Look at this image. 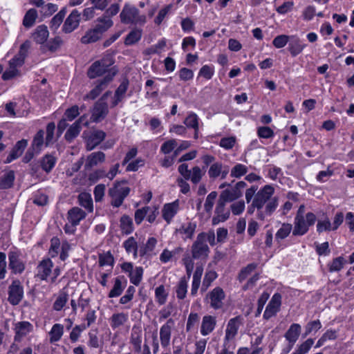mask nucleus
<instances>
[{"instance_id":"c03bdc74","label":"nucleus","mask_w":354,"mask_h":354,"mask_svg":"<svg viewBox=\"0 0 354 354\" xmlns=\"http://www.w3.org/2000/svg\"><path fill=\"white\" fill-rule=\"evenodd\" d=\"M123 247L125 249V251L128 254H133V258L136 259L138 257V243L136 239L131 236L128 238L123 243Z\"/></svg>"},{"instance_id":"aec40b11","label":"nucleus","mask_w":354,"mask_h":354,"mask_svg":"<svg viewBox=\"0 0 354 354\" xmlns=\"http://www.w3.org/2000/svg\"><path fill=\"white\" fill-rule=\"evenodd\" d=\"M242 322V317L236 316L230 319L225 329V339L230 341L233 339L238 333V330Z\"/></svg>"},{"instance_id":"72a5a7b5","label":"nucleus","mask_w":354,"mask_h":354,"mask_svg":"<svg viewBox=\"0 0 354 354\" xmlns=\"http://www.w3.org/2000/svg\"><path fill=\"white\" fill-rule=\"evenodd\" d=\"M129 87V81L125 79L120 84L116 89L114 97L113 98L111 106L113 107L117 106L124 97L125 93Z\"/></svg>"},{"instance_id":"c9c22d12","label":"nucleus","mask_w":354,"mask_h":354,"mask_svg":"<svg viewBox=\"0 0 354 354\" xmlns=\"http://www.w3.org/2000/svg\"><path fill=\"white\" fill-rule=\"evenodd\" d=\"M129 319V315L124 313H113L109 319L111 327L114 330L123 326Z\"/></svg>"},{"instance_id":"412c9836","label":"nucleus","mask_w":354,"mask_h":354,"mask_svg":"<svg viewBox=\"0 0 354 354\" xmlns=\"http://www.w3.org/2000/svg\"><path fill=\"white\" fill-rule=\"evenodd\" d=\"M80 21V13L77 10H73L66 18L62 30L66 33H70L76 29Z\"/></svg>"},{"instance_id":"0e129e2a","label":"nucleus","mask_w":354,"mask_h":354,"mask_svg":"<svg viewBox=\"0 0 354 354\" xmlns=\"http://www.w3.org/2000/svg\"><path fill=\"white\" fill-rule=\"evenodd\" d=\"M167 45V40L163 38L160 39L156 44L149 48L147 51L148 54H160Z\"/></svg>"},{"instance_id":"3c124183","label":"nucleus","mask_w":354,"mask_h":354,"mask_svg":"<svg viewBox=\"0 0 354 354\" xmlns=\"http://www.w3.org/2000/svg\"><path fill=\"white\" fill-rule=\"evenodd\" d=\"M346 263V259L342 257H338L333 259V261L328 264V270L330 272H335L340 271Z\"/></svg>"},{"instance_id":"dca6fc26","label":"nucleus","mask_w":354,"mask_h":354,"mask_svg":"<svg viewBox=\"0 0 354 354\" xmlns=\"http://www.w3.org/2000/svg\"><path fill=\"white\" fill-rule=\"evenodd\" d=\"M230 214V209L226 207V202L219 198L215 209V215L212 220V225H216L225 221L229 218Z\"/></svg>"},{"instance_id":"ddd939ff","label":"nucleus","mask_w":354,"mask_h":354,"mask_svg":"<svg viewBox=\"0 0 354 354\" xmlns=\"http://www.w3.org/2000/svg\"><path fill=\"white\" fill-rule=\"evenodd\" d=\"M281 305V295L279 293H274L269 301L263 313V318L269 319L277 315L280 310Z\"/></svg>"},{"instance_id":"7ed1b4c3","label":"nucleus","mask_w":354,"mask_h":354,"mask_svg":"<svg viewBox=\"0 0 354 354\" xmlns=\"http://www.w3.org/2000/svg\"><path fill=\"white\" fill-rule=\"evenodd\" d=\"M317 221L316 215L311 212H307L304 216H295L292 234L294 236H303L306 234L310 227L314 225Z\"/></svg>"},{"instance_id":"f257e3e1","label":"nucleus","mask_w":354,"mask_h":354,"mask_svg":"<svg viewBox=\"0 0 354 354\" xmlns=\"http://www.w3.org/2000/svg\"><path fill=\"white\" fill-rule=\"evenodd\" d=\"M274 187L271 185H266L257 191V186H252L245 191V200L248 203L247 212L252 214L256 211L257 219L263 221L270 216L279 205V198L273 196Z\"/></svg>"},{"instance_id":"5701e85b","label":"nucleus","mask_w":354,"mask_h":354,"mask_svg":"<svg viewBox=\"0 0 354 354\" xmlns=\"http://www.w3.org/2000/svg\"><path fill=\"white\" fill-rule=\"evenodd\" d=\"M229 173L227 166H223L221 162H215L212 163L208 169V176L210 178H216L219 176L222 179L226 178Z\"/></svg>"},{"instance_id":"c756f323","label":"nucleus","mask_w":354,"mask_h":354,"mask_svg":"<svg viewBox=\"0 0 354 354\" xmlns=\"http://www.w3.org/2000/svg\"><path fill=\"white\" fill-rule=\"evenodd\" d=\"M106 137V133L101 130L94 131L87 138L86 148L88 150L93 149L97 146Z\"/></svg>"},{"instance_id":"bf43d9fd","label":"nucleus","mask_w":354,"mask_h":354,"mask_svg":"<svg viewBox=\"0 0 354 354\" xmlns=\"http://www.w3.org/2000/svg\"><path fill=\"white\" fill-rule=\"evenodd\" d=\"M292 230H293V227L291 224L283 223L281 227L277 230L275 237L277 239H284L290 234Z\"/></svg>"},{"instance_id":"6ab92c4d","label":"nucleus","mask_w":354,"mask_h":354,"mask_svg":"<svg viewBox=\"0 0 354 354\" xmlns=\"http://www.w3.org/2000/svg\"><path fill=\"white\" fill-rule=\"evenodd\" d=\"M115 73L108 74L106 75L102 80L99 81L98 84L95 86L94 88H93L88 94H86L84 97V100H94L97 97L100 95L102 91L107 86L109 83H110Z\"/></svg>"},{"instance_id":"ea45409f","label":"nucleus","mask_w":354,"mask_h":354,"mask_svg":"<svg viewBox=\"0 0 354 354\" xmlns=\"http://www.w3.org/2000/svg\"><path fill=\"white\" fill-rule=\"evenodd\" d=\"M157 243L158 241L155 237H149L147 239L145 246L140 249V256L143 257L153 255Z\"/></svg>"},{"instance_id":"2f4dec72","label":"nucleus","mask_w":354,"mask_h":354,"mask_svg":"<svg viewBox=\"0 0 354 354\" xmlns=\"http://www.w3.org/2000/svg\"><path fill=\"white\" fill-rule=\"evenodd\" d=\"M49 37L48 28L45 25L38 26L32 34V39L37 44H43Z\"/></svg>"},{"instance_id":"b1692460","label":"nucleus","mask_w":354,"mask_h":354,"mask_svg":"<svg viewBox=\"0 0 354 354\" xmlns=\"http://www.w3.org/2000/svg\"><path fill=\"white\" fill-rule=\"evenodd\" d=\"M108 105L106 102L98 101L93 109L91 118L93 122H98L102 120L108 114Z\"/></svg>"},{"instance_id":"603ef678","label":"nucleus","mask_w":354,"mask_h":354,"mask_svg":"<svg viewBox=\"0 0 354 354\" xmlns=\"http://www.w3.org/2000/svg\"><path fill=\"white\" fill-rule=\"evenodd\" d=\"M143 272L144 270L142 267H136L134 270L128 274L130 282L135 286H138L142 279Z\"/></svg>"},{"instance_id":"f3484780","label":"nucleus","mask_w":354,"mask_h":354,"mask_svg":"<svg viewBox=\"0 0 354 354\" xmlns=\"http://www.w3.org/2000/svg\"><path fill=\"white\" fill-rule=\"evenodd\" d=\"M197 224L195 221H187L183 223L176 230V233L179 234L181 239L186 241L194 237Z\"/></svg>"},{"instance_id":"9d476101","label":"nucleus","mask_w":354,"mask_h":354,"mask_svg":"<svg viewBox=\"0 0 354 354\" xmlns=\"http://www.w3.org/2000/svg\"><path fill=\"white\" fill-rule=\"evenodd\" d=\"M203 236H197L191 248L192 255L195 259H204L208 257L209 248L207 243L203 241Z\"/></svg>"},{"instance_id":"8fccbe9b","label":"nucleus","mask_w":354,"mask_h":354,"mask_svg":"<svg viewBox=\"0 0 354 354\" xmlns=\"http://www.w3.org/2000/svg\"><path fill=\"white\" fill-rule=\"evenodd\" d=\"M102 37V35L95 29L93 28L86 32L85 35L81 38L83 44H90L97 41Z\"/></svg>"},{"instance_id":"20e7f679","label":"nucleus","mask_w":354,"mask_h":354,"mask_svg":"<svg viewBox=\"0 0 354 354\" xmlns=\"http://www.w3.org/2000/svg\"><path fill=\"white\" fill-rule=\"evenodd\" d=\"M130 188L126 182H116L109 189V196L111 197V204L114 207H120L125 198L129 194Z\"/></svg>"},{"instance_id":"c85d7f7f","label":"nucleus","mask_w":354,"mask_h":354,"mask_svg":"<svg viewBox=\"0 0 354 354\" xmlns=\"http://www.w3.org/2000/svg\"><path fill=\"white\" fill-rule=\"evenodd\" d=\"M86 216V214L84 211L80 207H75L68 212L67 218L70 224L73 226H77Z\"/></svg>"},{"instance_id":"6e6552de","label":"nucleus","mask_w":354,"mask_h":354,"mask_svg":"<svg viewBox=\"0 0 354 354\" xmlns=\"http://www.w3.org/2000/svg\"><path fill=\"white\" fill-rule=\"evenodd\" d=\"M113 64V60L110 58H105L95 62L89 67L87 71V75L90 79H94L103 75L108 68Z\"/></svg>"},{"instance_id":"e2e57ef3","label":"nucleus","mask_w":354,"mask_h":354,"mask_svg":"<svg viewBox=\"0 0 354 354\" xmlns=\"http://www.w3.org/2000/svg\"><path fill=\"white\" fill-rule=\"evenodd\" d=\"M149 210H151V207L145 206L142 208L138 209L135 212L134 219L135 222L137 225H140L143 220L146 218L147 214Z\"/></svg>"},{"instance_id":"a19ab883","label":"nucleus","mask_w":354,"mask_h":354,"mask_svg":"<svg viewBox=\"0 0 354 354\" xmlns=\"http://www.w3.org/2000/svg\"><path fill=\"white\" fill-rule=\"evenodd\" d=\"M68 300V295L64 290L60 291L57 295L53 305V309L60 311L64 309Z\"/></svg>"},{"instance_id":"774afa93","label":"nucleus","mask_w":354,"mask_h":354,"mask_svg":"<svg viewBox=\"0 0 354 354\" xmlns=\"http://www.w3.org/2000/svg\"><path fill=\"white\" fill-rule=\"evenodd\" d=\"M257 136L259 138L269 139L274 136V131L269 127L263 126L257 128Z\"/></svg>"},{"instance_id":"473e14b6","label":"nucleus","mask_w":354,"mask_h":354,"mask_svg":"<svg viewBox=\"0 0 354 354\" xmlns=\"http://www.w3.org/2000/svg\"><path fill=\"white\" fill-rule=\"evenodd\" d=\"M295 3L292 0H274V6L275 10L279 15H286L293 10Z\"/></svg>"},{"instance_id":"49530a36","label":"nucleus","mask_w":354,"mask_h":354,"mask_svg":"<svg viewBox=\"0 0 354 354\" xmlns=\"http://www.w3.org/2000/svg\"><path fill=\"white\" fill-rule=\"evenodd\" d=\"M188 281L185 277H183L178 281L176 287V297L178 299H183L185 298L187 292Z\"/></svg>"},{"instance_id":"1a4fd4ad","label":"nucleus","mask_w":354,"mask_h":354,"mask_svg":"<svg viewBox=\"0 0 354 354\" xmlns=\"http://www.w3.org/2000/svg\"><path fill=\"white\" fill-rule=\"evenodd\" d=\"M53 267L54 264L49 258L42 259L36 267L35 277L41 281H50Z\"/></svg>"},{"instance_id":"6e6d98bb","label":"nucleus","mask_w":354,"mask_h":354,"mask_svg":"<svg viewBox=\"0 0 354 354\" xmlns=\"http://www.w3.org/2000/svg\"><path fill=\"white\" fill-rule=\"evenodd\" d=\"M142 37V30L134 29L131 30L126 37L124 44L127 46H131L138 42Z\"/></svg>"},{"instance_id":"4468645a","label":"nucleus","mask_w":354,"mask_h":354,"mask_svg":"<svg viewBox=\"0 0 354 354\" xmlns=\"http://www.w3.org/2000/svg\"><path fill=\"white\" fill-rule=\"evenodd\" d=\"M24 289L18 280L13 281L9 287L8 301L12 305H17L23 298Z\"/></svg>"},{"instance_id":"4d7b16f0","label":"nucleus","mask_w":354,"mask_h":354,"mask_svg":"<svg viewBox=\"0 0 354 354\" xmlns=\"http://www.w3.org/2000/svg\"><path fill=\"white\" fill-rule=\"evenodd\" d=\"M37 17V12L35 9L31 8L28 10L24 17V26L27 28L31 27L35 24Z\"/></svg>"},{"instance_id":"680f3d73","label":"nucleus","mask_w":354,"mask_h":354,"mask_svg":"<svg viewBox=\"0 0 354 354\" xmlns=\"http://www.w3.org/2000/svg\"><path fill=\"white\" fill-rule=\"evenodd\" d=\"M56 163V158L52 155H46L41 161V167L46 172L52 170Z\"/></svg>"},{"instance_id":"423d86ee","label":"nucleus","mask_w":354,"mask_h":354,"mask_svg":"<svg viewBox=\"0 0 354 354\" xmlns=\"http://www.w3.org/2000/svg\"><path fill=\"white\" fill-rule=\"evenodd\" d=\"M244 181H239L234 186L224 189L220 194L219 198L226 203L239 198L243 194V190L246 187Z\"/></svg>"},{"instance_id":"cd10ccee","label":"nucleus","mask_w":354,"mask_h":354,"mask_svg":"<svg viewBox=\"0 0 354 354\" xmlns=\"http://www.w3.org/2000/svg\"><path fill=\"white\" fill-rule=\"evenodd\" d=\"M216 319L214 316L205 315L203 317L201 326V334L203 336L209 335L215 328Z\"/></svg>"},{"instance_id":"4c0bfd02","label":"nucleus","mask_w":354,"mask_h":354,"mask_svg":"<svg viewBox=\"0 0 354 354\" xmlns=\"http://www.w3.org/2000/svg\"><path fill=\"white\" fill-rule=\"evenodd\" d=\"M105 160V154L102 151L91 153L86 158L85 167L91 168Z\"/></svg>"},{"instance_id":"4be33fe9","label":"nucleus","mask_w":354,"mask_h":354,"mask_svg":"<svg viewBox=\"0 0 354 354\" xmlns=\"http://www.w3.org/2000/svg\"><path fill=\"white\" fill-rule=\"evenodd\" d=\"M183 249L181 247H176L170 250L168 248H165L160 254V261L162 263H167L169 262H176L180 254L183 252Z\"/></svg>"},{"instance_id":"69168bd1","label":"nucleus","mask_w":354,"mask_h":354,"mask_svg":"<svg viewBox=\"0 0 354 354\" xmlns=\"http://www.w3.org/2000/svg\"><path fill=\"white\" fill-rule=\"evenodd\" d=\"M214 75V67L210 65H204L200 69L197 79L200 77H204L205 80H209L212 78Z\"/></svg>"},{"instance_id":"a18cd8bd","label":"nucleus","mask_w":354,"mask_h":354,"mask_svg":"<svg viewBox=\"0 0 354 354\" xmlns=\"http://www.w3.org/2000/svg\"><path fill=\"white\" fill-rule=\"evenodd\" d=\"M199 118L193 112L189 113L184 120L186 127L193 129L194 131H199Z\"/></svg>"},{"instance_id":"f03ea898","label":"nucleus","mask_w":354,"mask_h":354,"mask_svg":"<svg viewBox=\"0 0 354 354\" xmlns=\"http://www.w3.org/2000/svg\"><path fill=\"white\" fill-rule=\"evenodd\" d=\"M344 219V214L342 212H337L331 222L330 218L326 213H323L317 220L316 230L319 234L337 230L342 224Z\"/></svg>"},{"instance_id":"393cba45","label":"nucleus","mask_w":354,"mask_h":354,"mask_svg":"<svg viewBox=\"0 0 354 354\" xmlns=\"http://www.w3.org/2000/svg\"><path fill=\"white\" fill-rule=\"evenodd\" d=\"M85 120L86 116L82 115L69 127L64 136L66 140L71 142L79 135L82 129L81 123L84 122L85 125L88 124V122Z\"/></svg>"},{"instance_id":"09e8293b","label":"nucleus","mask_w":354,"mask_h":354,"mask_svg":"<svg viewBox=\"0 0 354 354\" xmlns=\"http://www.w3.org/2000/svg\"><path fill=\"white\" fill-rule=\"evenodd\" d=\"M80 205L84 207L88 212L93 210V200L90 194L82 193L78 196Z\"/></svg>"},{"instance_id":"f8f14e48","label":"nucleus","mask_w":354,"mask_h":354,"mask_svg":"<svg viewBox=\"0 0 354 354\" xmlns=\"http://www.w3.org/2000/svg\"><path fill=\"white\" fill-rule=\"evenodd\" d=\"M9 268L15 274H20L25 270V265L21 259V253L17 250L8 253Z\"/></svg>"},{"instance_id":"e433bc0d","label":"nucleus","mask_w":354,"mask_h":354,"mask_svg":"<svg viewBox=\"0 0 354 354\" xmlns=\"http://www.w3.org/2000/svg\"><path fill=\"white\" fill-rule=\"evenodd\" d=\"M122 281H124V283H127L123 277H118L115 279L113 287L109 293V298L119 297L122 293L125 287Z\"/></svg>"},{"instance_id":"13d9d810","label":"nucleus","mask_w":354,"mask_h":354,"mask_svg":"<svg viewBox=\"0 0 354 354\" xmlns=\"http://www.w3.org/2000/svg\"><path fill=\"white\" fill-rule=\"evenodd\" d=\"M98 262L101 267L109 266L112 268L114 264V258L110 252H107L99 255Z\"/></svg>"},{"instance_id":"39448f33","label":"nucleus","mask_w":354,"mask_h":354,"mask_svg":"<svg viewBox=\"0 0 354 354\" xmlns=\"http://www.w3.org/2000/svg\"><path fill=\"white\" fill-rule=\"evenodd\" d=\"M121 21L126 24H142L146 21V17L140 15L135 6L125 4L120 15Z\"/></svg>"},{"instance_id":"9b49d317","label":"nucleus","mask_w":354,"mask_h":354,"mask_svg":"<svg viewBox=\"0 0 354 354\" xmlns=\"http://www.w3.org/2000/svg\"><path fill=\"white\" fill-rule=\"evenodd\" d=\"M44 136V131L43 130H39L35 134L32 142L31 148L29 149L28 154L25 157L26 162L29 161L35 154L40 153L45 145Z\"/></svg>"},{"instance_id":"58836bf2","label":"nucleus","mask_w":354,"mask_h":354,"mask_svg":"<svg viewBox=\"0 0 354 354\" xmlns=\"http://www.w3.org/2000/svg\"><path fill=\"white\" fill-rule=\"evenodd\" d=\"M48 335L50 343H55L59 341L64 335V326L61 324H55L52 326Z\"/></svg>"},{"instance_id":"de8ad7c7","label":"nucleus","mask_w":354,"mask_h":354,"mask_svg":"<svg viewBox=\"0 0 354 354\" xmlns=\"http://www.w3.org/2000/svg\"><path fill=\"white\" fill-rule=\"evenodd\" d=\"M120 228L124 234H129L133 231V224L131 218L124 215L120 218Z\"/></svg>"},{"instance_id":"338daca9","label":"nucleus","mask_w":354,"mask_h":354,"mask_svg":"<svg viewBox=\"0 0 354 354\" xmlns=\"http://www.w3.org/2000/svg\"><path fill=\"white\" fill-rule=\"evenodd\" d=\"M168 294L166 292L164 286H158L155 290V297L160 305H163L167 299Z\"/></svg>"},{"instance_id":"79ce46f5","label":"nucleus","mask_w":354,"mask_h":354,"mask_svg":"<svg viewBox=\"0 0 354 354\" xmlns=\"http://www.w3.org/2000/svg\"><path fill=\"white\" fill-rule=\"evenodd\" d=\"M306 44H303L299 38H295L288 46V50L292 57L300 54L306 48Z\"/></svg>"},{"instance_id":"a211bd4d","label":"nucleus","mask_w":354,"mask_h":354,"mask_svg":"<svg viewBox=\"0 0 354 354\" xmlns=\"http://www.w3.org/2000/svg\"><path fill=\"white\" fill-rule=\"evenodd\" d=\"M175 324L173 319L169 318L160 328V341L161 346L167 347L170 344L171 330Z\"/></svg>"},{"instance_id":"bb28decb","label":"nucleus","mask_w":354,"mask_h":354,"mask_svg":"<svg viewBox=\"0 0 354 354\" xmlns=\"http://www.w3.org/2000/svg\"><path fill=\"white\" fill-rule=\"evenodd\" d=\"M32 329V325L28 322H19L17 323L15 327V341L19 342L22 337L28 335Z\"/></svg>"},{"instance_id":"864d4df0","label":"nucleus","mask_w":354,"mask_h":354,"mask_svg":"<svg viewBox=\"0 0 354 354\" xmlns=\"http://www.w3.org/2000/svg\"><path fill=\"white\" fill-rule=\"evenodd\" d=\"M248 171V167L243 164L237 163L232 169L230 176L233 178H240Z\"/></svg>"},{"instance_id":"37998d69","label":"nucleus","mask_w":354,"mask_h":354,"mask_svg":"<svg viewBox=\"0 0 354 354\" xmlns=\"http://www.w3.org/2000/svg\"><path fill=\"white\" fill-rule=\"evenodd\" d=\"M205 174L203 171L198 166L194 167L191 170L185 180H189L193 184H198Z\"/></svg>"},{"instance_id":"052dcab7","label":"nucleus","mask_w":354,"mask_h":354,"mask_svg":"<svg viewBox=\"0 0 354 354\" xmlns=\"http://www.w3.org/2000/svg\"><path fill=\"white\" fill-rule=\"evenodd\" d=\"M313 344L314 340L311 338H309L299 344L295 351L292 353V354H306L308 353Z\"/></svg>"},{"instance_id":"7c9ffc66","label":"nucleus","mask_w":354,"mask_h":354,"mask_svg":"<svg viewBox=\"0 0 354 354\" xmlns=\"http://www.w3.org/2000/svg\"><path fill=\"white\" fill-rule=\"evenodd\" d=\"M28 145L27 140L23 139L18 141L15 145L14 148L10 153L5 160L6 163H10L12 160L18 158L24 152V149Z\"/></svg>"},{"instance_id":"2eb2a0df","label":"nucleus","mask_w":354,"mask_h":354,"mask_svg":"<svg viewBox=\"0 0 354 354\" xmlns=\"http://www.w3.org/2000/svg\"><path fill=\"white\" fill-rule=\"evenodd\" d=\"M180 209V201L175 200L171 203H165L162 209V218L169 224Z\"/></svg>"},{"instance_id":"0eeeda50","label":"nucleus","mask_w":354,"mask_h":354,"mask_svg":"<svg viewBox=\"0 0 354 354\" xmlns=\"http://www.w3.org/2000/svg\"><path fill=\"white\" fill-rule=\"evenodd\" d=\"M225 297V294L223 290L221 287H216L207 293L205 300L211 308L218 310L223 307Z\"/></svg>"},{"instance_id":"f704fd0d","label":"nucleus","mask_w":354,"mask_h":354,"mask_svg":"<svg viewBox=\"0 0 354 354\" xmlns=\"http://www.w3.org/2000/svg\"><path fill=\"white\" fill-rule=\"evenodd\" d=\"M113 24V22L109 16H102L95 21V28L102 35L107 31Z\"/></svg>"},{"instance_id":"a878e982","label":"nucleus","mask_w":354,"mask_h":354,"mask_svg":"<svg viewBox=\"0 0 354 354\" xmlns=\"http://www.w3.org/2000/svg\"><path fill=\"white\" fill-rule=\"evenodd\" d=\"M301 330V327L299 324H292L286 332L284 337L290 344V348H292L298 340Z\"/></svg>"},{"instance_id":"5fc2aeb1","label":"nucleus","mask_w":354,"mask_h":354,"mask_svg":"<svg viewBox=\"0 0 354 354\" xmlns=\"http://www.w3.org/2000/svg\"><path fill=\"white\" fill-rule=\"evenodd\" d=\"M15 180V174L14 171H10L5 174L1 178L0 181V188L2 189H6L10 188Z\"/></svg>"}]
</instances>
